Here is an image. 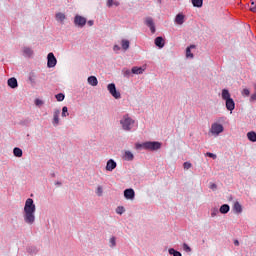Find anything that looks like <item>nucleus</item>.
Masks as SVG:
<instances>
[{
  "label": "nucleus",
  "instance_id": "f257e3e1",
  "mask_svg": "<svg viewBox=\"0 0 256 256\" xmlns=\"http://www.w3.org/2000/svg\"><path fill=\"white\" fill-rule=\"evenodd\" d=\"M35 211L36 207L33 203V199L28 198L24 206V221L28 225H33L35 223Z\"/></svg>",
  "mask_w": 256,
  "mask_h": 256
},
{
  "label": "nucleus",
  "instance_id": "f03ea898",
  "mask_svg": "<svg viewBox=\"0 0 256 256\" xmlns=\"http://www.w3.org/2000/svg\"><path fill=\"white\" fill-rule=\"evenodd\" d=\"M136 149H146V151H157L161 149V142H144L142 144L136 143Z\"/></svg>",
  "mask_w": 256,
  "mask_h": 256
},
{
  "label": "nucleus",
  "instance_id": "7ed1b4c3",
  "mask_svg": "<svg viewBox=\"0 0 256 256\" xmlns=\"http://www.w3.org/2000/svg\"><path fill=\"white\" fill-rule=\"evenodd\" d=\"M222 99L223 101H226V109L228 111H233L235 109V101H233V98H231V93H229V90H222Z\"/></svg>",
  "mask_w": 256,
  "mask_h": 256
},
{
  "label": "nucleus",
  "instance_id": "20e7f679",
  "mask_svg": "<svg viewBox=\"0 0 256 256\" xmlns=\"http://www.w3.org/2000/svg\"><path fill=\"white\" fill-rule=\"evenodd\" d=\"M120 125H122V129H124V131H131V129H133V125H135V120L129 117V114H126L120 120Z\"/></svg>",
  "mask_w": 256,
  "mask_h": 256
},
{
  "label": "nucleus",
  "instance_id": "39448f33",
  "mask_svg": "<svg viewBox=\"0 0 256 256\" xmlns=\"http://www.w3.org/2000/svg\"><path fill=\"white\" fill-rule=\"evenodd\" d=\"M74 25H76V27H85V25H87V18L81 15H76L74 17Z\"/></svg>",
  "mask_w": 256,
  "mask_h": 256
},
{
  "label": "nucleus",
  "instance_id": "423d86ee",
  "mask_svg": "<svg viewBox=\"0 0 256 256\" xmlns=\"http://www.w3.org/2000/svg\"><path fill=\"white\" fill-rule=\"evenodd\" d=\"M107 89L114 99H121V93L117 92V88L114 83L108 84Z\"/></svg>",
  "mask_w": 256,
  "mask_h": 256
},
{
  "label": "nucleus",
  "instance_id": "0eeeda50",
  "mask_svg": "<svg viewBox=\"0 0 256 256\" xmlns=\"http://www.w3.org/2000/svg\"><path fill=\"white\" fill-rule=\"evenodd\" d=\"M223 129V125L214 123L211 126L210 133H212V135H220V133H223Z\"/></svg>",
  "mask_w": 256,
  "mask_h": 256
},
{
  "label": "nucleus",
  "instance_id": "6e6552de",
  "mask_svg": "<svg viewBox=\"0 0 256 256\" xmlns=\"http://www.w3.org/2000/svg\"><path fill=\"white\" fill-rule=\"evenodd\" d=\"M47 59V67L53 68L55 65H57V58H55V54H53V52L48 54Z\"/></svg>",
  "mask_w": 256,
  "mask_h": 256
},
{
  "label": "nucleus",
  "instance_id": "1a4fd4ad",
  "mask_svg": "<svg viewBox=\"0 0 256 256\" xmlns=\"http://www.w3.org/2000/svg\"><path fill=\"white\" fill-rule=\"evenodd\" d=\"M124 197L125 199H129L130 201H133V199H135V190H133L132 188L126 189L124 191Z\"/></svg>",
  "mask_w": 256,
  "mask_h": 256
},
{
  "label": "nucleus",
  "instance_id": "9d476101",
  "mask_svg": "<svg viewBox=\"0 0 256 256\" xmlns=\"http://www.w3.org/2000/svg\"><path fill=\"white\" fill-rule=\"evenodd\" d=\"M145 25H147V27H149L151 33H155V22H153V18L147 17L145 19Z\"/></svg>",
  "mask_w": 256,
  "mask_h": 256
},
{
  "label": "nucleus",
  "instance_id": "9b49d317",
  "mask_svg": "<svg viewBox=\"0 0 256 256\" xmlns=\"http://www.w3.org/2000/svg\"><path fill=\"white\" fill-rule=\"evenodd\" d=\"M117 167V162L115 160L110 159L106 164V171H113Z\"/></svg>",
  "mask_w": 256,
  "mask_h": 256
},
{
  "label": "nucleus",
  "instance_id": "f8f14e48",
  "mask_svg": "<svg viewBox=\"0 0 256 256\" xmlns=\"http://www.w3.org/2000/svg\"><path fill=\"white\" fill-rule=\"evenodd\" d=\"M155 45H156V47L163 49V47H165V40H163V37H161V36L156 37Z\"/></svg>",
  "mask_w": 256,
  "mask_h": 256
},
{
  "label": "nucleus",
  "instance_id": "ddd939ff",
  "mask_svg": "<svg viewBox=\"0 0 256 256\" xmlns=\"http://www.w3.org/2000/svg\"><path fill=\"white\" fill-rule=\"evenodd\" d=\"M87 81L92 87H97V85H99V80H97V77L95 76H89Z\"/></svg>",
  "mask_w": 256,
  "mask_h": 256
},
{
  "label": "nucleus",
  "instance_id": "4468645a",
  "mask_svg": "<svg viewBox=\"0 0 256 256\" xmlns=\"http://www.w3.org/2000/svg\"><path fill=\"white\" fill-rule=\"evenodd\" d=\"M123 159L124 161H133V159H135V156L132 154L131 151L127 150L124 152Z\"/></svg>",
  "mask_w": 256,
  "mask_h": 256
},
{
  "label": "nucleus",
  "instance_id": "2eb2a0df",
  "mask_svg": "<svg viewBox=\"0 0 256 256\" xmlns=\"http://www.w3.org/2000/svg\"><path fill=\"white\" fill-rule=\"evenodd\" d=\"M175 23L177 25H183V23H185V15L179 13L175 18Z\"/></svg>",
  "mask_w": 256,
  "mask_h": 256
},
{
  "label": "nucleus",
  "instance_id": "dca6fc26",
  "mask_svg": "<svg viewBox=\"0 0 256 256\" xmlns=\"http://www.w3.org/2000/svg\"><path fill=\"white\" fill-rule=\"evenodd\" d=\"M59 115H61V111L58 109L55 110L53 115V125L55 126L59 125Z\"/></svg>",
  "mask_w": 256,
  "mask_h": 256
},
{
  "label": "nucleus",
  "instance_id": "f3484780",
  "mask_svg": "<svg viewBox=\"0 0 256 256\" xmlns=\"http://www.w3.org/2000/svg\"><path fill=\"white\" fill-rule=\"evenodd\" d=\"M145 69H143L142 67H133L131 72L133 73V75H143Z\"/></svg>",
  "mask_w": 256,
  "mask_h": 256
},
{
  "label": "nucleus",
  "instance_id": "a211bd4d",
  "mask_svg": "<svg viewBox=\"0 0 256 256\" xmlns=\"http://www.w3.org/2000/svg\"><path fill=\"white\" fill-rule=\"evenodd\" d=\"M17 78H9L8 79V87H11V89L17 88Z\"/></svg>",
  "mask_w": 256,
  "mask_h": 256
},
{
  "label": "nucleus",
  "instance_id": "6ab92c4d",
  "mask_svg": "<svg viewBox=\"0 0 256 256\" xmlns=\"http://www.w3.org/2000/svg\"><path fill=\"white\" fill-rule=\"evenodd\" d=\"M247 139H249L252 143H256V132L255 131L248 132Z\"/></svg>",
  "mask_w": 256,
  "mask_h": 256
},
{
  "label": "nucleus",
  "instance_id": "aec40b11",
  "mask_svg": "<svg viewBox=\"0 0 256 256\" xmlns=\"http://www.w3.org/2000/svg\"><path fill=\"white\" fill-rule=\"evenodd\" d=\"M191 49H195V45H190L189 47L186 48V57L193 59V53H191Z\"/></svg>",
  "mask_w": 256,
  "mask_h": 256
},
{
  "label": "nucleus",
  "instance_id": "412c9836",
  "mask_svg": "<svg viewBox=\"0 0 256 256\" xmlns=\"http://www.w3.org/2000/svg\"><path fill=\"white\" fill-rule=\"evenodd\" d=\"M234 211L235 213H243V207L239 202L234 203Z\"/></svg>",
  "mask_w": 256,
  "mask_h": 256
},
{
  "label": "nucleus",
  "instance_id": "4be33fe9",
  "mask_svg": "<svg viewBox=\"0 0 256 256\" xmlns=\"http://www.w3.org/2000/svg\"><path fill=\"white\" fill-rule=\"evenodd\" d=\"M121 45H122V49H124V51H127V49H129V46L131 45V43L129 42V40L123 39L121 41Z\"/></svg>",
  "mask_w": 256,
  "mask_h": 256
},
{
  "label": "nucleus",
  "instance_id": "5701e85b",
  "mask_svg": "<svg viewBox=\"0 0 256 256\" xmlns=\"http://www.w3.org/2000/svg\"><path fill=\"white\" fill-rule=\"evenodd\" d=\"M13 154L15 157H23V150L21 148H14Z\"/></svg>",
  "mask_w": 256,
  "mask_h": 256
},
{
  "label": "nucleus",
  "instance_id": "b1692460",
  "mask_svg": "<svg viewBox=\"0 0 256 256\" xmlns=\"http://www.w3.org/2000/svg\"><path fill=\"white\" fill-rule=\"evenodd\" d=\"M229 205L227 204H223L221 207H220V213H222L223 215H225L226 213H229Z\"/></svg>",
  "mask_w": 256,
  "mask_h": 256
},
{
  "label": "nucleus",
  "instance_id": "393cba45",
  "mask_svg": "<svg viewBox=\"0 0 256 256\" xmlns=\"http://www.w3.org/2000/svg\"><path fill=\"white\" fill-rule=\"evenodd\" d=\"M23 53L26 55V57H31V55H33V50L29 47H24Z\"/></svg>",
  "mask_w": 256,
  "mask_h": 256
},
{
  "label": "nucleus",
  "instance_id": "a878e982",
  "mask_svg": "<svg viewBox=\"0 0 256 256\" xmlns=\"http://www.w3.org/2000/svg\"><path fill=\"white\" fill-rule=\"evenodd\" d=\"M65 19H66V16L63 13L59 12L56 14V20L60 21L61 23H63Z\"/></svg>",
  "mask_w": 256,
  "mask_h": 256
},
{
  "label": "nucleus",
  "instance_id": "bb28decb",
  "mask_svg": "<svg viewBox=\"0 0 256 256\" xmlns=\"http://www.w3.org/2000/svg\"><path fill=\"white\" fill-rule=\"evenodd\" d=\"M168 253H169V255H173V256H183V255L181 254V252H179V251H177V250H175V249H173V248H170V249L168 250Z\"/></svg>",
  "mask_w": 256,
  "mask_h": 256
},
{
  "label": "nucleus",
  "instance_id": "cd10ccee",
  "mask_svg": "<svg viewBox=\"0 0 256 256\" xmlns=\"http://www.w3.org/2000/svg\"><path fill=\"white\" fill-rule=\"evenodd\" d=\"M192 5L194 7H203V0H192Z\"/></svg>",
  "mask_w": 256,
  "mask_h": 256
},
{
  "label": "nucleus",
  "instance_id": "c85d7f7f",
  "mask_svg": "<svg viewBox=\"0 0 256 256\" xmlns=\"http://www.w3.org/2000/svg\"><path fill=\"white\" fill-rule=\"evenodd\" d=\"M115 5L116 7H119V2L118 1H113V0H107V7H113Z\"/></svg>",
  "mask_w": 256,
  "mask_h": 256
},
{
  "label": "nucleus",
  "instance_id": "c756f323",
  "mask_svg": "<svg viewBox=\"0 0 256 256\" xmlns=\"http://www.w3.org/2000/svg\"><path fill=\"white\" fill-rule=\"evenodd\" d=\"M62 117H69V110H68L67 106H64L62 108Z\"/></svg>",
  "mask_w": 256,
  "mask_h": 256
},
{
  "label": "nucleus",
  "instance_id": "7c9ffc66",
  "mask_svg": "<svg viewBox=\"0 0 256 256\" xmlns=\"http://www.w3.org/2000/svg\"><path fill=\"white\" fill-rule=\"evenodd\" d=\"M96 194L98 195V197H102L103 196V187L98 186L97 190H96Z\"/></svg>",
  "mask_w": 256,
  "mask_h": 256
},
{
  "label": "nucleus",
  "instance_id": "2f4dec72",
  "mask_svg": "<svg viewBox=\"0 0 256 256\" xmlns=\"http://www.w3.org/2000/svg\"><path fill=\"white\" fill-rule=\"evenodd\" d=\"M116 213L118 215H123V213H125V208H123V206H119L117 209H116Z\"/></svg>",
  "mask_w": 256,
  "mask_h": 256
},
{
  "label": "nucleus",
  "instance_id": "473e14b6",
  "mask_svg": "<svg viewBox=\"0 0 256 256\" xmlns=\"http://www.w3.org/2000/svg\"><path fill=\"white\" fill-rule=\"evenodd\" d=\"M57 101H63L65 99V94L59 93L56 95Z\"/></svg>",
  "mask_w": 256,
  "mask_h": 256
},
{
  "label": "nucleus",
  "instance_id": "72a5a7b5",
  "mask_svg": "<svg viewBox=\"0 0 256 256\" xmlns=\"http://www.w3.org/2000/svg\"><path fill=\"white\" fill-rule=\"evenodd\" d=\"M131 70H129V69H124L123 70V75H124V77H130L131 76Z\"/></svg>",
  "mask_w": 256,
  "mask_h": 256
},
{
  "label": "nucleus",
  "instance_id": "f704fd0d",
  "mask_svg": "<svg viewBox=\"0 0 256 256\" xmlns=\"http://www.w3.org/2000/svg\"><path fill=\"white\" fill-rule=\"evenodd\" d=\"M183 249L186 251V253H191V247H189V245H187V243L183 244Z\"/></svg>",
  "mask_w": 256,
  "mask_h": 256
},
{
  "label": "nucleus",
  "instance_id": "c9c22d12",
  "mask_svg": "<svg viewBox=\"0 0 256 256\" xmlns=\"http://www.w3.org/2000/svg\"><path fill=\"white\" fill-rule=\"evenodd\" d=\"M242 95H243L244 97H249V95H250L249 89L245 88V89L242 91Z\"/></svg>",
  "mask_w": 256,
  "mask_h": 256
},
{
  "label": "nucleus",
  "instance_id": "e433bc0d",
  "mask_svg": "<svg viewBox=\"0 0 256 256\" xmlns=\"http://www.w3.org/2000/svg\"><path fill=\"white\" fill-rule=\"evenodd\" d=\"M206 157H210L211 159H217V155L216 154H213L211 152H207L206 153Z\"/></svg>",
  "mask_w": 256,
  "mask_h": 256
},
{
  "label": "nucleus",
  "instance_id": "4c0bfd02",
  "mask_svg": "<svg viewBox=\"0 0 256 256\" xmlns=\"http://www.w3.org/2000/svg\"><path fill=\"white\" fill-rule=\"evenodd\" d=\"M250 11H252V13H256V5L254 2L251 3Z\"/></svg>",
  "mask_w": 256,
  "mask_h": 256
},
{
  "label": "nucleus",
  "instance_id": "58836bf2",
  "mask_svg": "<svg viewBox=\"0 0 256 256\" xmlns=\"http://www.w3.org/2000/svg\"><path fill=\"white\" fill-rule=\"evenodd\" d=\"M192 165L190 162H185L184 163V169H191Z\"/></svg>",
  "mask_w": 256,
  "mask_h": 256
},
{
  "label": "nucleus",
  "instance_id": "ea45409f",
  "mask_svg": "<svg viewBox=\"0 0 256 256\" xmlns=\"http://www.w3.org/2000/svg\"><path fill=\"white\" fill-rule=\"evenodd\" d=\"M210 189H212V191H215L217 189V184L215 183H210Z\"/></svg>",
  "mask_w": 256,
  "mask_h": 256
},
{
  "label": "nucleus",
  "instance_id": "a19ab883",
  "mask_svg": "<svg viewBox=\"0 0 256 256\" xmlns=\"http://www.w3.org/2000/svg\"><path fill=\"white\" fill-rule=\"evenodd\" d=\"M110 243L112 247H115L116 245L115 237L110 238Z\"/></svg>",
  "mask_w": 256,
  "mask_h": 256
},
{
  "label": "nucleus",
  "instance_id": "79ce46f5",
  "mask_svg": "<svg viewBox=\"0 0 256 256\" xmlns=\"http://www.w3.org/2000/svg\"><path fill=\"white\" fill-rule=\"evenodd\" d=\"M35 105L39 106V105H43V101L40 99H36L35 100Z\"/></svg>",
  "mask_w": 256,
  "mask_h": 256
},
{
  "label": "nucleus",
  "instance_id": "37998d69",
  "mask_svg": "<svg viewBox=\"0 0 256 256\" xmlns=\"http://www.w3.org/2000/svg\"><path fill=\"white\" fill-rule=\"evenodd\" d=\"M217 213H218V210L217 209H214L211 213V217H216L217 216Z\"/></svg>",
  "mask_w": 256,
  "mask_h": 256
},
{
  "label": "nucleus",
  "instance_id": "c03bdc74",
  "mask_svg": "<svg viewBox=\"0 0 256 256\" xmlns=\"http://www.w3.org/2000/svg\"><path fill=\"white\" fill-rule=\"evenodd\" d=\"M113 49L114 51H120L121 47H119V45H114Z\"/></svg>",
  "mask_w": 256,
  "mask_h": 256
},
{
  "label": "nucleus",
  "instance_id": "a18cd8bd",
  "mask_svg": "<svg viewBox=\"0 0 256 256\" xmlns=\"http://www.w3.org/2000/svg\"><path fill=\"white\" fill-rule=\"evenodd\" d=\"M93 24H94L93 20H89V21H88L89 27H93Z\"/></svg>",
  "mask_w": 256,
  "mask_h": 256
},
{
  "label": "nucleus",
  "instance_id": "49530a36",
  "mask_svg": "<svg viewBox=\"0 0 256 256\" xmlns=\"http://www.w3.org/2000/svg\"><path fill=\"white\" fill-rule=\"evenodd\" d=\"M234 245H235L236 247H239V240H234Z\"/></svg>",
  "mask_w": 256,
  "mask_h": 256
},
{
  "label": "nucleus",
  "instance_id": "de8ad7c7",
  "mask_svg": "<svg viewBox=\"0 0 256 256\" xmlns=\"http://www.w3.org/2000/svg\"><path fill=\"white\" fill-rule=\"evenodd\" d=\"M252 99H256V94L252 95Z\"/></svg>",
  "mask_w": 256,
  "mask_h": 256
},
{
  "label": "nucleus",
  "instance_id": "09e8293b",
  "mask_svg": "<svg viewBox=\"0 0 256 256\" xmlns=\"http://www.w3.org/2000/svg\"><path fill=\"white\" fill-rule=\"evenodd\" d=\"M158 3H161V0H158Z\"/></svg>",
  "mask_w": 256,
  "mask_h": 256
}]
</instances>
